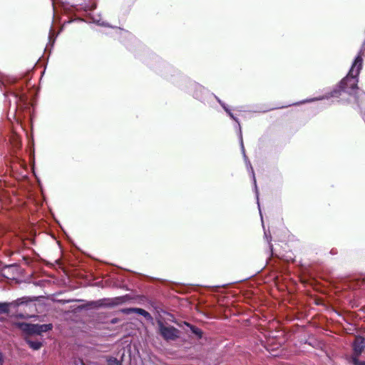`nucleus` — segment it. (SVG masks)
Returning <instances> with one entry per match:
<instances>
[{"instance_id": "1", "label": "nucleus", "mask_w": 365, "mask_h": 365, "mask_svg": "<svg viewBox=\"0 0 365 365\" xmlns=\"http://www.w3.org/2000/svg\"><path fill=\"white\" fill-rule=\"evenodd\" d=\"M152 58L159 65L156 67L152 63L145 61V62L150 66H153L159 72L164 78L170 81L173 83L180 88L181 90L190 93L192 96L210 107H213L214 100L217 101L222 106L226 113L234 121H237V118L232 112V109L228 105L221 101L217 96L211 93L202 86L190 80L188 77L182 75L173 66L166 63L162 62L160 58L155 55H151Z\"/></svg>"}, {"instance_id": "2", "label": "nucleus", "mask_w": 365, "mask_h": 365, "mask_svg": "<svg viewBox=\"0 0 365 365\" xmlns=\"http://www.w3.org/2000/svg\"><path fill=\"white\" fill-rule=\"evenodd\" d=\"M16 82V79L13 77L4 76L0 74V89L4 92V96L6 98L11 96L14 100V112L22 106L26 105L27 96L26 93H22L21 88L16 87L15 88H10L9 86Z\"/></svg>"}, {"instance_id": "3", "label": "nucleus", "mask_w": 365, "mask_h": 365, "mask_svg": "<svg viewBox=\"0 0 365 365\" xmlns=\"http://www.w3.org/2000/svg\"><path fill=\"white\" fill-rule=\"evenodd\" d=\"M235 122L236 123V125H235V128L236 129V130L238 133V137H239L240 143L241 152L243 155V158H244L247 169L250 173L252 178L254 189H255V195H256L258 209H259V212L260 214L262 222H263V218H262V215L259 201V191H258V188H257V181H256V178H255V172H254L253 168L251 165V163L245 153V149L243 140H242V128H241V125H240L239 119L237 118V121H235Z\"/></svg>"}, {"instance_id": "4", "label": "nucleus", "mask_w": 365, "mask_h": 365, "mask_svg": "<svg viewBox=\"0 0 365 365\" xmlns=\"http://www.w3.org/2000/svg\"><path fill=\"white\" fill-rule=\"evenodd\" d=\"M129 299L128 295L116 297L113 298H103L96 301H92L89 304L93 308H113L123 304Z\"/></svg>"}, {"instance_id": "5", "label": "nucleus", "mask_w": 365, "mask_h": 365, "mask_svg": "<svg viewBox=\"0 0 365 365\" xmlns=\"http://www.w3.org/2000/svg\"><path fill=\"white\" fill-rule=\"evenodd\" d=\"M18 327L26 334L29 335H41L51 331L53 329L52 324H30L26 322H21L18 324Z\"/></svg>"}, {"instance_id": "6", "label": "nucleus", "mask_w": 365, "mask_h": 365, "mask_svg": "<svg viewBox=\"0 0 365 365\" xmlns=\"http://www.w3.org/2000/svg\"><path fill=\"white\" fill-rule=\"evenodd\" d=\"M159 334L165 341H175L179 338L180 331L173 326H165L163 322H158Z\"/></svg>"}, {"instance_id": "7", "label": "nucleus", "mask_w": 365, "mask_h": 365, "mask_svg": "<svg viewBox=\"0 0 365 365\" xmlns=\"http://www.w3.org/2000/svg\"><path fill=\"white\" fill-rule=\"evenodd\" d=\"M35 300L36 297L25 296L18 298L11 302H0V314H9L10 307H18L24 304L27 305L28 303L34 302Z\"/></svg>"}, {"instance_id": "8", "label": "nucleus", "mask_w": 365, "mask_h": 365, "mask_svg": "<svg viewBox=\"0 0 365 365\" xmlns=\"http://www.w3.org/2000/svg\"><path fill=\"white\" fill-rule=\"evenodd\" d=\"M351 347V353L348 356H360L365 350V337L361 335L355 336Z\"/></svg>"}, {"instance_id": "9", "label": "nucleus", "mask_w": 365, "mask_h": 365, "mask_svg": "<svg viewBox=\"0 0 365 365\" xmlns=\"http://www.w3.org/2000/svg\"><path fill=\"white\" fill-rule=\"evenodd\" d=\"M118 30L120 36L123 38L128 39V42L124 41H122L123 42V43L128 50L133 51V49L130 44H133L134 46H138L140 48H142V46L138 42V41L128 31H126L121 28H119Z\"/></svg>"}, {"instance_id": "10", "label": "nucleus", "mask_w": 365, "mask_h": 365, "mask_svg": "<svg viewBox=\"0 0 365 365\" xmlns=\"http://www.w3.org/2000/svg\"><path fill=\"white\" fill-rule=\"evenodd\" d=\"M74 11H93L96 8V3L93 0H83V2L78 5L72 6Z\"/></svg>"}, {"instance_id": "11", "label": "nucleus", "mask_w": 365, "mask_h": 365, "mask_svg": "<svg viewBox=\"0 0 365 365\" xmlns=\"http://www.w3.org/2000/svg\"><path fill=\"white\" fill-rule=\"evenodd\" d=\"M121 312L126 314L135 313L144 317L148 320H151L153 319L151 314L142 308H125L123 309Z\"/></svg>"}, {"instance_id": "12", "label": "nucleus", "mask_w": 365, "mask_h": 365, "mask_svg": "<svg viewBox=\"0 0 365 365\" xmlns=\"http://www.w3.org/2000/svg\"><path fill=\"white\" fill-rule=\"evenodd\" d=\"M24 340L29 346L35 351L39 350L43 346L42 341L39 340H32L29 336H25Z\"/></svg>"}, {"instance_id": "13", "label": "nucleus", "mask_w": 365, "mask_h": 365, "mask_svg": "<svg viewBox=\"0 0 365 365\" xmlns=\"http://www.w3.org/2000/svg\"><path fill=\"white\" fill-rule=\"evenodd\" d=\"M185 324L190 328L191 332L195 334L198 339L202 337L203 333L200 329L187 322H185Z\"/></svg>"}, {"instance_id": "14", "label": "nucleus", "mask_w": 365, "mask_h": 365, "mask_svg": "<svg viewBox=\"0 0 365 365\" xmlns=\"http://www.w3.org/2000/svg\"><path fill=\"white\" fill-rule=\"evenodd\" d=\"M90 19L91 21H89V22L94 23L98 26L113 28L108 23L102 21L99 15L97 16H91Z\"/></svg>"}, {"instance_id": "15", "label": "nucleus", "mask_w": 365, "mask_h": 365, "mask_svg": "<svg viewBox=\"0 0 365 365\" xmlns=\"http://www.w3.org/2000/svg\"><path fill=\"white\" fill-rule=\"evenodd\" d=\"M360 356H346V359L351 365H365V361L359 359Z\"/></svg>"}, {"instance_id": "16", "label": "nucleus", "mask_w": 365, "mask_h": 365, "mask_svg": "<svg viewBox=\"0 0 365 365\" xmlns=\"http://www.w3.org/2000/svg\"><path fill=\"white\" fill-rule=\"evenodd\" d=\"M58 34H55V32L53 29V26L51 25L50 27L49 34H48V43L46 46V48L51 46V47H53L56 38L57 37Z\"/></svg>"}, {"instance_id": "17", "label": "nucleus", "mask_w": 365, "mask_h": 365, "mask_svg": "<svg viewBox=\"0 0 365 365\" xmlns=\"http://www.w3.org/2000/svg\"><path fill=\"white\" fill-rule=\"evenodd\" d=\"M365 55V38L361 44V48L356 57H361V68L363 67V57Z\"/></svg>"}, {"instance_id": "18", "label": "nucleus", "mask_w": 365, "mask_h": 365, "mask_svg": "<svg viewBox=\"0 0 365 365\" xmlns=\"http://www.w3.org/2000/svg\"><path fill=\"white\" fill-rule=\"evenodd\" d=\"M108 365H122L121 362L116 358L110 357L108 360Z\"/></svg>"}, {"instance_id": "19", "label": "nucleus", "mask_w": 365, "mask_h": 365, "mask_svg": "<svg viewBox=\"0 0 365 365\" xmlns=\"http://www.w3.org/2000/svg\"><path fill=\"white\" fill-rule=\"evenodd\" d=\"M264 237L267 238V240L268 241V243L269 245L270 252L272 254L273 247H272V245L270 243L271 242V240H272V237H271L269 232H267L264 231Z\"/></svg>"}, {"instance_id": "20", "label": "nucleus", "mask_w": 365, "mask_h": 365, "mask_svg": "<svg viewBox=\"0 0 365 365\" xmlns=\"http://www.w3.org/2000/svg\"><path fill=\"white\" fill-rule=\"evenodd\" d=\"M33 317H34L33 315L24 314L23 313H19V314H16L17 318L22 319H29Z\"/></svg>"}, {"instance_id": "21", "label": "nucleus", "mask_w": 365, "mask_h": 365, "mask_svg": "<svg viewBox=\"0 0 365 365\" xmlns=\"http://www.w3.org/2000/svg\"><path fill=\"white\" fill-rule=\"evenodd\" d=\"M3 364H4V355L0 351V365H3Z\"/></svg>"}, {"instance_id": "22", "label": "nucleus", "mask_w": 365, "mask_h": 365, "mask_svg": "<svg viewBox=\"0 0 365 365\" xmlns=\"http://www.w3.org/2000/svg\"><path fill=\"white\" fill-rule=\"evenodd\" d=\"M337 253L336 249H331L330 251V254L331 255H336Z\"/></svg>"}, {"instance_id": "23", "label": "nucleus", "mask_w": 365, "mask_h": 365, "mask_svg": "<svg viewBox=\"0 0 365 365\" xmlns=\"http://www.w3.org/2000/svg\"><path fill=\"white\" fill-rule=\"evenodd\" d=\"M78 21H84V20L83 19H81V18L78 19Z\"/></svg>"}, {"instance_id": "24", "label": "nucleus", "mask_w": 365, "mask_h": 365, "mask_svg": "<svg viewBox=\"0 0 365 365\" xmlns=\"http://www.w3.org/2000/svg\"><path fill=\"white\" fill-rule=\"evenodd\" d=\"M225 285H222V287H225ZM220 287H221V286H220V285H218V286H216V287H215V288H220Z\"/></svg>"}, {"instance_id": "25", "label": "nucleus", "mask_w": 365, "mask_h": 365, "mask_svg": "<svg viewBox=\"0 0 365 365\" xmlns=\"http://www.w3.org/2000/svg\"><path fill=\"white\" fill-rule=\"evenodd\" d=\"M81 365H86L84 363L82 362Z\"/></svg>"}]
</instances>
